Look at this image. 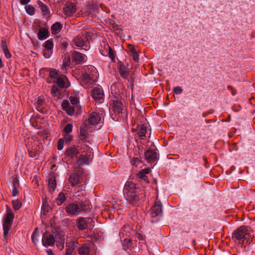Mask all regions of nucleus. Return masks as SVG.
<instances>
[{"label": "nucleus", "mask_w": 255, "mask_h": 255, "mask_svg": "<svg viewBox=\"0 0 255 255\" xmlns=\"http://www.w3.org/2000/svg\"><path fill=\"white\" fill-rule=\"evenodd\" d=\"M104 96V92L101 87H95L93 89L92 96L95 101L99 103L103 102Z\"/></svg>", "instance_id": "nucleus-10"}, {"label": "nucleus", "mask_w": 255, "mask_h": 255, "mask_svg": "<svg viewBox=\"0 0 255 255\" xmlns=\"http://www.w3.org/2000/svg\"><path fill=\"white\" fill-rule=\"evenodd\" d=\"M42 243L45 247L53 246L55 243V237L53 235H47L45 233L43 235Z\"/></svg>", "instance_id": "nucleus-14"}, {"label": "nucleus", "mask_w": 255, "mask_h": 255, "mask_svg": "<svg viewBox=\"0 0 255 255\" xmlns=\"http://www.w3.org/2000/svg\"><path fill=\"white\" fill-rule=\"evenodd\" d=\"M12 182H13V187H19L18 180L16 177L13 178Z\"/></svg>", "instance_id": "nucleus-55"}, {"label": "nucleus", "mask_w": 255, "mask_h": 255, "mask_svg": "<svg viewBox=\"0 0 255 255\" xmlns=\"http://www.w3.org/2000/svg\"><path fill=\"white\" fill-rule=\"evenodd\" d=\"M43 210H45V211H46V210H45L44 208H43Z\"/></svg>", "instance_id": "nucleus-64"}, {"label": "nucleus", "mask_w": 255, "mask_h": 255, "mask_svg": "<svg viewBox=\"0 0 255 255\" xmlns=\"http://www.w3.org/2000/svg\"><path fill=\"white\" fill-rule=\"evenodd\" d=\"M80 181V177L77 173H73L69 177V182L71 186H76Z\"/></svg>", "instance_id": "nucleus-25"}, {"label": "nucleus", "mask_w": 255, "mask_h": 255, "mask_svg": "<svg viewBox=\"0 0 255 255\" xmlns=\"http://www.w3.org/2000/svg\"><path fill=\"white\" fill-rule=\"evenodd\" d=\"M136 237L138 238V239H139V240H143V237L141 234H137Z\"/></svg>", "instance_id": "nucleus-59"}, {"label": "nucleus", "mask_w": 255, "mask_h": 255, "mask_svg": "<svg viewBox=\"0 0 255 255\" xmlns=\"http://www.w3.org/2000/svg\"><path fill=\"white\" fill-rule=\"evenodd\" d=\"M73 129V126L72 124H69L65 126L64 131L66 134H69L72 132Z\"/></svg>", "instance_id": "nucleus-46"}, {"label": "nucleus", "mask_w": 255, "mask_h": 255, "mask_svg": "<svg viewBox=\"0 0 255 255\" xmlns=\"http://www.w3.org/2000/svg\"><path fill=\"white\" fill-rule=\"evenodd\" d=\"M62 28V25L59 22H55L51 27L52 34H56L59 33Z\"/></svg>", "instance_id": "nucleus-34"}, {"label": "nucleus", "mask_w": 255, "mask_h": 255, "mask_svg": "<svg viewBox=\"0 0 255 255\" xmlns=\"http://www.w3.org/2000/svg\"><path fill=\"white\" fill-rule=\"evenodd\" d=\"M49 36V32L48 29L45 27H41L39 29L37 34V37L39 40H43Z\"/></svg>", "instance_id": "nucleus-24"}, {"label": "nucleus", "mask_w": 255, "mask_h": 255, "mask_svg": "<svg viewBox=\"0 0 255 255\" xmlns=\"http://www.w3.org/2000/svg\"><path fill=\"white\" fill-rule=\"evenodd\" d=\"M139 160L138 158L137 157H134L133 159L131 160V163L133 165L137 166Z\"/></svg>", "instance_id": "nucleus-54"}, {"label": "nucleus", "mask_w": 255, "mask_h": 255, "mask_svg": "<svg viewBox=\"0 0 255 255\" xmlns=\"http://www.w3.org/2000/svg\"><path fill=\"white\" fill-rule=\"evenodd\" d=\"M85 189V186L84 184H82V185H80L78 187V190L75 192V196H80L81 195V194L80 193L79 190H84Z\"/></svg>", "instance_id": "nucleus-53"}, {"label": "nucleus", "mask_w": 255, "mask_h": 255, "mask_svg": "<svg viewBox=\"0 0 255 255\" xmlns=\"http://www.w3.org/2000/svg\"><path fill=\"white\" fill-rule=\"evenodd\" d=\"M111 110L115 114V116H119L123 110V106L122 102L118 99L113 100L110 104Z\"/></svg>", "instance_id": "nucleus-7"}, {"label": "nucleus", "mask_w": 255, "mask_h": 255, "mask_svg": "<svg viewBox=\"0 0 255 255\" xmlns=\"http://www.w3.org/2000/svg\"><path fill=\"white\" fill-rule=\"evenodd\" d=\"M136 186L134 183L131 182H127L124 188V193L125 197L128 196L129 194L136 193Z\"/></svg>", "instance_id": "nucleus-11"}, {"label": "nucleus", "mask_w": 255, "mask_h": 255, "mask_svg": "<svg viewBox=\"0 0 255 255\" xmlns=\"http://www.w3.org/2000/svg\"><path fill=\"white\" fill-rule=\"evenodd\" d=\"M92 35V33L89 31H84L81 35L75 37L73 41L75 45L79 48L85 46L86 48L89 47V41Z\"/></svg>", "instance_id": "nucleus-1"}, {"label": "nucleus", "mask_w": 255, "mask_h": 255, "mask_svg": "<svg viewBox=\"0 0 255 255\" xmlns=\"http://www.w3.org/2000/svg\"><path fill=\"white\" fill-rule=\"evenodd\" d=\"M3 65L2 63L1 59L0 58V68H2L3 67Z\"/></svg>", "instance_id": "nucleus-62"}, {"label": "nucleus", "mask_w": 255, "mask_h": 255, "mask_svg": "<svg viewBox=\"0 0 255 255\" xmlns=\"http://www.w3.org/2000/svg\"><path fill=\"white\" fill-rule=\"evenodd\" d=\"M78 243L75 239H68L66 242V253L65 255H71L77 247Z\"/></svg>", "instance_id": "nucleus-8"}, {"label": "nucleus", "mask_w": 255, "mask_h": 255, "mask_svg": "<svg viewBox=\"0 0 255 255\" xmlns=\"http://www.w3.org/2000/svg\"><path fill=\"white\" fill-rule=\"evenodd\" d=\"M79 253L80 255H89L90 254V248L87 245H83L79 249Z\"/></svg>", "instance_id": "nucleus-35"}, {"label": "nucleus", "mask_w": 255, "mask_h": 255, "mask_svg": "<svg viewBox=\"0 0 255 255\" xmlns=\"http://www.w3.org/2000/svg\"><path fill=\"white\" fill-rule=\"evenodd\" d=\"M101 54L104 56H109L113 62L115 61L116 54L115 51L109 46V45L103 42L100 48Z\"/></svg>", "instance_id": "nucleus-4"}, {"label": "nucleus", "mask_w": 255, "mask_h": 255, "mask_svg": "<svg viewBox=\"0 0 255 255\" xmlns=\"http://www.w3.org/2000/svg\"><path fill=\"white\" fill-rule=\"evenodd\" d=\"M73 61L77 64L84 63L87 60V57L79 52L74 51L72 54Z\"/></svg>", "instance_id": "nucleus-15"}, {"label": "nucleus", "mask_w": 255, "mask_h": 255, "mask_svg": "<svg viewBox=\"0 0 255 255\" xmlns=\"http://www.w3.org/2000/svg\"><path fill=\"white\" fill-rule=\"evenodd\" d=\"M131 230V227L129 225H126L122 229V231L121 232V234H124V232H126L129 233L130 231Z\"/></svg>", "instance_id": "nucleus-51"}, {"label": "nucleus", "mask_w": 255, "mask_h": 255, "mask_svg": "<svg viewBox=\"0 0 255 255\" xmlns=\"http://www.w3.org/2000/svg\"><path fill=\"white\" fill-rule=\"evenodd\" d=\"M144 156L147 160L150 163H153L155 165V162L157 158V154L155 151L153 150H147L144 153Z\"/></svg>", "instance_id": "nucleus-16"}, {"label": "nucleus", "mask_w": 255, "mask_h": 255, "mask_svg": "<svg viewBox=\"0 0 255 255\" xmlns=\"http://www.w3.org/2000/svg\"><path fill=\"white\" fill-rule=\"evenodd\" d=\"M76 7L75 4L71 2H67L64 7V13L67 16H70L73 15L76 11Z\"/></svg>", "instance_id": "nucleus-12"}, {"label": "nucleus", "mask_w": 255, "mask_h": 255, "mask_svg": "<svg viewBox=\"0 0 255 255\" xmlns=\"http://www.w3.org/2000/svg\"><path fill=\"white\" fill-rule=\"evenodd\" d=\"M14 214L12 212L11 209L6 206V214L3 220V222L10 224H12L13 220L14 219Z\"/></svg>", "instance_id": "nucleus-21"}, {"label": "nucleus", "mask_w": 255, "mask_h": 255, "mask_svg": "<svg viewBox=\"0 0 255 255\" xmlns=\"http://www.w3.org/2000/svg\"><path fill=\"white\" fill-rule=\"evenodd\" d=\"M44 46L45 50L53 51V43L51 40L49 39L46 41L44 44Z\"/></svg>", "instance_id": "nucleus-38"}, {"label": "nucleus", "mask_w": 255, "mask_h": 255, "mask_svg": "<svg viewBox=\"0 0 255 255\" xmlns=\"http://www.w3.org/2000/svg\"><path fill=\"white\" fill-rule=\"evenodd\" d=\"M250 228L247 226H242L235 230L233 235V239L239 241H242L241 244L244 243L245 236L250 234Z\"/></svg>", "instance_id": "nucleus-3"}, {"label": "nucleus", "mask_w": 255, "mask_h": 255, "mask_svg": "<svg viewBox=\"0 0 255 255\" xmlns=\"http://www.w3.org/2000/svg\"><path fill=\"white\" fill-rule=\"evenodd\" d=\"M101 121V118L99 114L97 112H93L89 117L88 122L92 125H96L100 123Z\"/></svg>", "instance_id": "nucleus-17"}, {"label": "nucleus", "mask_w": 255, "mask_h": 255, "mask_svg": "<svg viewBox=\"0 0 255 255\" xmlns=\"http://www.w3.org/2000/svg\"><path fill=\"white\" fill-rule=\"evenodd\" d=\"M173 91L175 94L179 95L182 93L183 90L181 87L176 86L173 88Z\"/></svg>", "instance_id": "nucleus-48"}, {"label": "nucleus", "mask_w": 255, "mask_h": 255, "mask_svg": "<svg viewBox=\"0 0 255 255\" xmlns=\"http://www.w3.org/2000/svg\"><path fill=\"white\" fill-rule=\"evenodd\" d=\"M56 187V178L54 176H51L48 178V188L49 192L52 193L55 190Z\"/></svg>", "instance_id": "nucleus-27"}, {"label": "nucleus", "mask_w": 255, "mask_h": 255, "mask_svg": "<svg viewBox=\"0 0 255 255\" xmlns=\"http://www.w3.org/2000/svg\"><path fill=\"white\" fill-rule=\"evenodd\" d=\"M119 71L120 75L123 78H126L128 74V69L127 66L121 64L119 67Z\"/></svg>", "instance_id": "nucleus-29"}, {"label": "nucleus", "mask_w": 255, "mask_h": 255, "mask_svg": "<svg viewBox=\"0 0 255 255\" xmlns=\"http://www.w3.org/2000/svg\"><path fill=\"white\" fill-rule=\"evenodd\" d=\"M98 7L97 4H84L81 7L80 12L84 16L95 15L98 12Z\"/></svg>", "instance_id": "nucleus-5"}, {"label": "nucleus", "mask_w": 255, "mask_h": 255, "mask_svg": "<svg viewBox=\"0 0 255 255\" xmlns=\"http://www.w3.org/2000/svg\"><path fill=\"white\" fill-rule=\"evenodd\" d=\"M52 52L53 51L44 50L43 51V56L45 58H48L51 56Z\"/></svg>", "instance_id": "nucleus-52"}, {"label": "nucleus", "mask_w": 255, "mask_h": 255, "mask_svg": "<svg viewBox=\"0 0 255 255\" xmlns=\"http://www.w3.org/2000/svg\"><path fill=\"white\" fill-rule=\"evenodd\" d=\"M147 125L145 124H141L138 126L137 134L141 139H143L145 136V134L147 131Z\"/></svg>", "instance_id": "nucleus-26"}, {"label": "nucleus", "mask_w": 255, "mask_h": 255, "mask_svg": "<svg viewBox=\"0 0 255 255\" xmlns=\"http://www.w3.org/2000/svg\"><path fill=\"white\" fill-rule=\"evenodd\" d=\"M38 4L39 7L40 8L43 14L47 17L49 16L50 13L47 5L40 0L38 1Z\"/></svg>", "instance_id": "nucleus-31"}, {"label": "nucleus", "mask_w": 255, "mask_h": 255, "mask_svg": "<svg viewBox=\"0 0 255 255\" xmlns=\"http://www.w3.org/2000/svg\"><path fill=\"white\" fill-rule=\"evenodd\" d=\"M2 47L5 56L7 58H10L11 57V54L10 53L9 50L7 48V46H6L5 42H2Z\"/></svg>", "instance_id": "nucleus-43"}, {"label": "nucleus", "mask_w": 255, "mask_h": 255, "mask_svg": "<svg viewBox=\"0 0 255 255\" xmlns=\"http://www.w3.org/2000/svg\"><path fill=\"white\" fill-rule=\"evenodd\" d=\"M64 141L63 140V139L60 138L58 142L57 148L58 150H60L63 148L64 147Z\"/></svg>", "instance_id": "nucleus-50"}, {"label": "nucleus", "mask_w": 255, "mask_h": 255, "mask_svg": "<svg viewBox=\"0 0 255 255\" xmlns=\"http://www.w3.org/2000/svg\"><path fill=\"white\" fill-rule=\"evenodd\" d=\"M61 139L66 143H69L73 139V136L69 134H66Z\"/></svg>", "instance_id": "nucleus-47"}, {"label": "nucleus", "mask_w": 255, "mask_h": 255, "mask_svg": "<svg viewBox=\"0 0 255 255\" xmlns=\"http://www.w3.org/2000/svg\"><path fill=\"white\" fill-rule=\"evenodd\" d=\"M46 252L48 255H54V254L52 253V250L50 249L46 250Z\"/></svg>", "instance_id": "nucleus-58"}, {"label": "nucleus", "mask_w": 255, "mask_h": 255, "mask_svg": "<svg viewBox=\"0 0 255 255\" xmlns=\"http://www.w3.org/2000/svg\"><path fill=\"white\" fill-rule=\"evenodd\" d=\"M69 99L71 104L73 106L76 105L79 103V99L77 97L71 96L69 98Z\"/></svg>", "instance_id": "nucleus-49"}, {"label": "nucleus", "mask_w": 255, "mask_h": 255, "mask_svg": "<svg viewBox=\"0 0 255 255\" xmlns=\"http://www.w3.org/2000/svg\"><path fill=\"white\" fill-rule=\"evenodd\" d=\"M85 205L82 202L68 204L65 210L67 213L72 215H77L80 212L85 210Z\"/></svg>", "instance_id": "nucleus-2"}, {"label": "nucleus", "mask_w": 255, "mask_h": 255, "mask_svg": "<svg viewBox=\"0 0 255 255\" xmlns=\"http://www.w3.org/2000/svg\"><path fill=\"white\" fill-rule=\"evenodd\" d=\"M51 94L56 99L60 98V93L59 88L56 86H52L51 90Z\"/></svg>", "instance_id": "nucleus-36"}, {"label": "nucleus", "mask_w": 255, "mask_h": 255, "mask_svg": "<svg viewBox=\"0 0 255 255\" xmlns=\"http://www.w3.org/2000/svg\"><path fill=\"white\" fill-rule=\"evenodd\" d=\"M55 81L60 88H67L70 85L68 79L64 75H60Z\"/></svg>", "instance_id": "nucleus-19"}, {"label": "nucleus", "mask_w": 255, "mask_h": 255, "mask_svg": "<svg viewBox=\"0 0 255 255\" xmlns=\"http://www.w3.org/2000/svg\"><path fill=\"white\" fill-rule=\"evenodd\" d=\"M35 106L38 111L44 113L46 110V103L44 98L43 97H38L36 99Z\"/></svg>", "instance_id": "nucleus-13"}, {"label": "nucleus", "mask_w": 255, "mask_h": 255, "mask_svg": "<svg viewBox=\"0 0 255 255\" xmlns=\"http://www.w3.org/2000/svg\"><path fill=\"white\" fill-rule=\"evenodd\" d=\"M49 76L51 78L54 79L55 81L60 75L57 70H52L50 71Z\"/></svg>", "instance_id": "nucleus-44"}, {"label": "nucleus", "mask_w": 255, "mask_h": 255, "mask_svg": "<svg viewBox=\"0 0 255 255\" xmlns=\"http://www.w3.org/2000/svg\"><path fill=\"white\" fill-rule=\"evenodd\" d=\"M150 169L149 168H144L142 169L138 174L137 176L139 178L146 176V174L149 172Z\"/></svg>", "instance_id": "nucleus-45"}, {"label": "nucleus", "mask_w": 255, "mask_h": 255, "mask_svg": "<svg viewBox=\"0 0 255 255\" xmlns=\"http://www.w3.org/2000/svg\"><path fill=\"white\" fill-rule=\"evenodd\" d=\"M18 187H13L12 192L13 196H16L17 195L18 192Z\"/></svg>", "instance_id": "nucleus-56"}, {"label": "nucleus", "mask_w": 255, "mask_h": 255, "mask_svg": "<svg viewBox=\"0 0 255 255\" xmlns=\"http://www.w3.org/2000/svg\"><path fill=\"white\" fill-rule=\"evenodd\" d=\"M69 60H68L67 61H65L64 62L63 65H64L65 67H66V66H69Z\"/></svg>", "instance_id": "nucleus-61"}, {"label": "nucleus", "mask_w": 255, "mask_h": 255, "mask_svg": "<svg viewBox=\"0 0 255 255\" xmlns=\"http://www.w3.org/2000/svg\"><path fill=\"white\" fill-rule=\"evenodd\" d=\"M130 55L132 57V59L134 61H137L138 60V54L134 48H132L129 50Z\"/></svg>", "instance_id": "nucleus-40"}, {"label": "nucleus", "mask_w": 255, "mask_h": 255, "mask_svg": "<svg viewBox=\"0 0 255 255\" xmlns=\"http://www.w3.org/2000/svg\"><path fill=\"white\" fill-rule=\"evenodd\" d=\"M12 225L9 223H6L3 222L2 228H3V235L4 239L7 241L8 239V234L9 231L11 229Z\"/></svg>", "instance_id": "nucleus-28"}, {"label": "nucleus", "mask_w": 255, "mask_h": 255, "mask_svg": "<svg viewBox=\"0 0 255 255\" xmlns=\"http://www.w3.org/2000/svg\"><path fill=\"white\" fill-rule=\"evenodd\" d=\"M92 221L90 218H79L77 221V225L79 230H83L88 227V223Z\"/></svg>", "instance_id": "nucleus-18"}, {"label": "nucleus", "mask_w": 255, "mask_h": 255, "mask_svg": "<svg viewBox=\"0 0 255 255\" xmlns=\"http://www.w3.org/2000/svg\"><path fill=\"white\" fill-rule=\"evenodd\" d=\"M61 106L62 109L65 111L68 115L70 116H72L74 115V108L71 106L69 102L67 100H64L61 104Z\"/></svg>", "instance_id": "nucleus-20"}, {"label": "nucleus", "mask_w": 255, "mask_h": 255, "mask_svg": "<svg viewBox=\"0 0 255 255\" xmlns=\"http://www.w3.org/2000/svg\"><path fill=\"white\" fill-rule=\"evenodd\" d=\"M30 1V0H21L20 3L21 4L25 5L27 4Z\"/></svg>", "instance_id": "nucleus-57"}, {"label": "nucleus", "mask_w": 255, "mask_h": 255, "mask_svg": "<svg viewBox=\"0 0 255 255\" xmlns=\"http://www.w3.org/2000/svg\"><path fill=\"white\" fill-rule=\"evenodd\" d=\"M140 178L142 179L143 180H144L146 182H148V178H147V177L146 176L140 177Z\"/></svg>", "instance_id": "nucleus-60"}, {"label": "nucleus", "mask_w": 255, "mask_h": 255, "mask_svg": "<svg viewBox=\"0 0 255 255\" xmlns=\"http://www.w3.org/2000/svg\"><path fill=\"white\" fill-rule=\"evenodd\" d=\"M92 156L90 154H82L78 160L80 165L89 164L92 161Z\"/></svg>", "instance_id": "nucleus-23"}, {"label": "nucleus", "mask_w": 255, "mask_h": 255, "mask_svg": "<svg viewBox=\"0 0 255 255\" xmlns=\"http://www.w3.org/2000/svg\"><path fill=\"white\" fill-rule=\"evenodd\" d=\"M125 198L130 204L132 205H135L139 200V198L136 193L129 194L128 196L125 197Z\"/></svg>", "instance_id": "nucleus-30"}, {"label": "nucleus", "mask_w": 255, "mask_h": 255, "mask_svg": "<svg viewBox=\"0 0 255 255\" xmlns=\"http://www.w3.org/2000/svg\"><path fill=\"white\" fill-rule=\"evenodd\" d=\"M13 208L15 210H19L22 206V204L18 200H15L12 201Z\"/></svg>", "instance_id": "nucleus-42"}, {"label": "nucleus", "mask_w": 255, "mask_h": 255, "mask_svg": "<svg viewBox=\"0 0 255 255\" xmlns=\"http://www.w3.org/2000/svg\"><path fill=\"white\" fill-rule=\"evenodd\" d=\"M111 93L113 96L115 97L118 98V97L120 96V94L119 90L117 89V85L115 84L112 85L111 87Z\"/></svg>", "instance_id": "nucleus-39"}, {"label": "nucleus", "mask_w": 255, "mask_h": 255, "mask_svg": "<svg viewBox=\"0 0 255 255\" xmlns=\"http://www.w3.org/2000/svg\"><path fill=\"white\" fill-rule=\"evenodd\" d=\"M40 234L37 228H35L32 234L31 240L35 245H36L39 241Z\"/></svg>", "instance_id": "nucleus-33"}, {"label": "nucleus", "mask_w": 255, "mask_h": 255, "mask_svg": "<svg viewBox=\"0 0 255 255\" xmlns=\"http://www.w3.org/2000/svg\"><path fill=\"white\" fill-rule=\"evenodd\" d=\"M97 75L93 73H86L83 75L82 84L85 88H88L97 81Z\"/></svg>", "instance_id": "nucleus-6"}, {"label": "nucleus", "mask_w": 255, "mask_h": 255, "mask_svg": "<svg viewBox=\"0 0 255 255\" xmlns=\"http://www.w3.org/2000/svg\"><path fill=\"white\" fill-rule=\"evenodd\" d=\"M25 9L26 12L29 15H33L35 13L34 7L31 5H26L25 6Z\"/></svg>", "instance_id": "nucleus-41"}, {"label": "nucleus", "mask_w": 255, "mask_h": 255, "mask_svg": "<svg viewBox=\"0 0 255 255\" xmlns=\"http://www.w3.org/2000/svg\"><path fill=\"white\" fill-rule=\"evenodd\" d=\"M162 213V205L160 201L156 200L154 205L150 210V216L152 218L161 215Z\"/></svg>", "instance_id": "nucleus-9"}, {"label": "nucleus", "mask_w": 255, "mask_h": 255, "mask_svg": "<svg viewBox=\"0 0 255 255\" xmlns=\"http://www.w3.org/2000/svg\"><path fill=\"white\" fill-rule=\"evenodd\" d=\"M67 153L72 157L76 156L80 153L79 148L75 146L71 147L67 150Z\"/></svg>", "instance_id": "nucleus-32"}, {"label": "nucleus", "mask_w": 255, "mask_h": 255, "mask_svg": "<svg viewBox=\"0 0 255 255\" xmlns=\"http://www.w3.org/2000/svg\"><path fill=\"white\" fill-rule=\"evenodd\" d=\"M64 238L63 234H57L55 236V242L59 249L62 250L64 247Z\"/></svg>", "instance_id": "nucleus-22"}, {"label": "nucleus", "mask_w": 255, "mask_h": 255, "mask_svg": "<svg viewBox=\"0 0 255 255\" xmlns=\"http://www.w3.org/2000/svg\"><path fill=\"white\" fill-rule=\"evenodd\" d=\"M43 210H45V211H46V210H45L44 208H43Z\"/></svg>", "instance_id": "nucleus-63"}, {"label": "nucleus", "mask_w": 255, "mask_h": 255, "mask_svg": "<svg viewBox=\"0 0 255 255\" xmlns=\"http://www.w3.org/2000/svg\"><path fill=\"white\" fill-rule=\"evenodd\" d=\"M66 196L63 192H60L56 199L57 204L59 206L61 205L65 200Z\"/></svg>", "instance_id": "nucleus-37"}]
</instances>
